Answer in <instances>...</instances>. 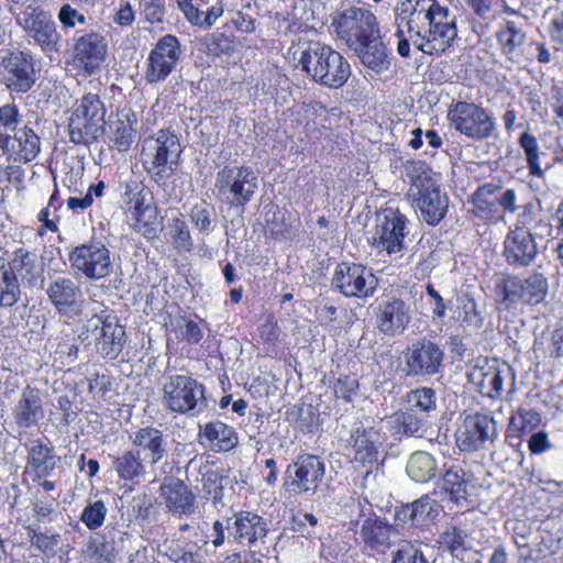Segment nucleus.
Returning <instances> with one entry per match:
<instances>
[{"label": "nucleus", "instance_id": "nucleus-1", "mask_svg": "<svg viewBox=\"0 0 563 563\" xmlns=\"http://www.w3.org/2000/svg\"><path fill=\"white\" fill-rule=\"evenodd\" d=\"M399 37L397 52L402 57L410 53L409 40L428 55L442 54L457 38L456 16L438 0H401L394 9Z\"/></svg>", "mask_w": 563, "mask_h": 563}, {"label": "nucleus", "instance_id": "nucleus-2", "mask_svg": "<svg viewBox=\"0 0 563 563\" xmlns=\"http://www.w3.org/2000/svg\"><path fill=\"white\" fill-rule=\"evenodd\" d=\"M298 66L317 84L333 89L343 87L351 76L347 59L319 42L308 43L300 49Z\"/></svg>", "mask_w": 563, "mask_h": 563}, {"label": "nucleus", "instance_id": "nucleus-3", "mask_svg": "<svg viewBox=\"0 0 563 563\" xmlns=\"http://www.w3.org/2000/svg\"><path fill=\"white\" fill-rule=\"evenodd\" d=\"M181 145L169 130H159L143 141L141 158L144 168L156 181H164L177 169Z\"/></svg>", "mask_w": 563, "mask_h": 563}, {"label": "nucleus", "instance_id": "nucleus-4", "mask_svg": "<svg viewBox=\"0 0 563 563\" xmlns=\"http://www.w3.org/2000/svg\"><path fill=\"white\" fill-rule=\"evenodd\" d=\"M106 108L97 93L88 92L79 99L69 118V137L75 144L89 145L104 132Z\"/></svg>", "mask_w": 563, "mask_h": 563}, {"label": "nucleus", "instance_id": "nucleus-5", "mask_svg": "<svg viewBox=\"0 0 563 563\" xmlns=\"http://www.w3.org/2000/svg\"><path fill=\"white\" fill-rule=\"evenodd\" d=\"M214 186L230 207L244 208L253 199L258 179L249 166L227 165L218 172Z\"/></svg>", "mask_w": 563, "mask_h": 563}, {"label": "nucleus", "instance_id": "nucleus-6", "mask_svg": "<svg viewBox=\"0 0 563 563\" xmlns=\"http://www.w3.org/2000/svg\"><path fill=\"white\" fill-rule=\"evenodd\" d=\"M163 401L170 411L191 416L207 407L203 386L186 375L172 376L164 384Z\"/></svg>", "mask_w": 563, "mask_h": 563}, {"label": "nucleus", "instance_id": "nucleus-7", "mask_svg": "<svg viewBox=\"0 0 563 563\" xmlns=\"http://www.w3.org/2000/svg\"><path fill=\"white\" fill-rule=\"evenodd\" d=\"M336 35L351 48L369 41L379 33L375 14L361 7H349L339 13L332 22Z\"/></svg>", "mask_w": 563, "mask_h": 563}, {"label": "nucleus", "instance_id": "nucleus-8", "mask_svg": "<svg viewBox=\"0 0 563 563\" xmlns=\"http://www.w3.org/2000/svg\"><path fill=\"white\" fill-rule=\"evenodd\" d=\"M497 295L508 305L540 302L548 291V280L541 273L526 278L501 276L496 282Z\"/></svg>", "mask_w": 563, "mask_h": 563}, {"label": "nucleus", "instance_id": "nucleus-9", "mask_svg": "<svg viewBox=\"0 0 563 563\" xmlns=\"http://www.w3.org/2000/svg\"><path fill=\"white\" fill-rule=\"evenodd\" d=\"M15 21L44 52L57 51L59 34L48 11L29 4L24 10L15 13Z\"/></svg>", "mask_w": 563, "mask_h": 563}, {"label": "nucleus", "instance_id": "nucleus-10", "mask_svg": "<svg viewBox=\"0 0 563 563\" xmlns=\"http://www.w3.org/2000/svg\"><path fill=\"white\" fill-rule=\"evenodd\" d=\"M448 117L455 130L471 139H486L496 128L493 118L482 107L471 102H456Z\"/></svg>", "mask_w": 563, "mask_h": 563}, {"label": "nucleus", "instance_id": "nucleus-11", "mask_svg": "<svg viewBox=\"0 0 563 563\" xmlns=\"http://www.w3.org/2000/svg\"><path fill=\"white\" fill-rule=\"evenodd\" d=\"M325 473L324 463L317 455H300L286 471L285 487L299 494H313Z\"/></svg>", "mask_w": 563, "mask_h": 563}, {"label": "nucleus", "instance_id": "nucleus-12", "mask_svg": "<svg viewBox=\"0 0 563 563\" xmlns=\"http://www.w3.org/2000/svg\"><path fill=\"white\" fill-rule=\"evenodd\" d=\"M36 81L32 57L24 52H9L0 57V82L15 92H26Z\"/></svg>", "mask_w": 563, "mask_h": 563}, {"label": "nucleus", "instance_id": "nucleus-13", "mask_svg": "<svg viewBox=\"0 0 563 563\" xmlns=\"http://www.w3.org/2000/svg\"><path fill=\"white\" fill-rule=\"evenodd\" d=\"M91 332L87 331L82 341L84 350L92 352H120L125 341V331L118 323V318L110 311L103 310L97 322L93 324Z\"/></svg>", "mask_w": 563, "mask_h": 563}, {"label": "nucleus", "instance_id": "nucleus-14", "mask_svg": "<svg viewBox=\"0 0 563 563\" xmlns=\"http://www.w3.org/2000/svg\"><path fill=\"white\" fill-rule=\"evenodd\" d=\"M69 261L74 269L89 279L103 278L112 271L110 252L100 242L76 246L69 254Z\"/></svg>", "mask_w": 563, "mask_h": 563}, {"label": "nucleus", "instance_id": "nucleus-15", "mask_svg": "<svg viewBox=\"0 0 563 563\" xmlns=\"http://www.w3.org/2000/svg\"><path fill=\"white\" fill-rule=\"evenodd\" d=\"M377 284L378 280L372 271L361 264L342 263L333 277V285L346 297H371Z\"/></svg>", "mask_w": 563, "mask_h": 563}, {"label": "nucleus", "instance_id": "nucleus-16", "mask_svg": "<svg viewBox=\"0 0 563 563\" xmlns=\"http://www.w3.org/2000/svg\"><path fill=\"white\" fill-rule=\"evenodd\" d=\"M180 55V43L175 35L167 34L161 37L147 58L146 81L157 84L165 80L175 69Z\"/></svg>", "mask_w": 563, "mask_h": 563}, {"label": "nucleus", "instance_id": "nucleus-17", "mask_svg": "<svg viewBox=\"0 0 563 563\" xmlns=\"http://www.w3.org/2000/svg\"><path fill=\"white\" fill-rule=\"evenodd\" d=\"M46 295L60 318L71 320L82 313V291L80 286L71 278H55L46 287Z\"/></svg>", "mask_w": 563, "mask_h": 563}, {"label": "nucleus", "instance_id": "nucleus-18", "mask_svg": "<svg viewBox=\"0 0 563 563\" xmlns=\"http://www.w3.org/2000/svg\"><path fill=\"white\" fill-rule=\"evenodd\" d=\"M407 218L397 209L387 208L372 236V244L388 255L398 254L404 249Z\"/></svg>", "mask_w": 563, "mask_h": 563}, {"label": "nucleus", "instance_id": "nucleus-19", "mask_svg": "<svg viewBox=\"0 0 563 563\" xmlns=\"http://www.w3.org/2000/svg\"><path fill=\"white\" fill-rule=\"evenodd\" d=\"M126 206L132 227L146 238L155 235L157 208L152 202L151 192L145 189L126 188Z\"/></svg>", "mask_w": 563, "mask_h": 563}, {"label": "nucleus", "instance_id": "nucleus-20", "mask_svg": "<svg viewBox=\"0 0 563 563\" xmlns=\"http://www.w3.org/2000/svg\"><path fill=\"white\" fill-rule=\"evenodd\" d=\"M497 434L493 417L476 412L465 417L456 435V443L462 451L473 452L482 449Z\"/></svg>", "mask_w": 563, "mask_h": 563}, {"label": "nucleus", "instance_id": "nucleus-21", "mask_svg": "<svg viewBox=\"0 0 563 563\" xmlns=\"http://www.w3.org/2000/svg\"><path fill=\"white\" fill-rule=\"evenodd\" d=\"M383 438L375 428H355L349 439L350 453L356 464L366 468V476L378 465Z\"/></svg>", "mask_w": 563, "mask_h": 563}, {"label": "nucleus", "instance_id": "nucleus-22", "mask_svg": "<svg viewBox=\"0 0 563 563\" xmlns=\"http://www.w3.org/2000/svg\"><path fill=\"white\" fill-rule=\"evenodd\" d=\"M538 255L533 234L522 228L510 229L504 241L503 256L509 265L530 266Z\"/></svg>", "mask_w": 563, "mask_h": 563}, {"label": "nucleus", "instance_id": "nucleus-23", "mask_svg": "<svg viewBox=\"0 0 563 563\" xmlns=\"http://www.w3.org/2000/svg\"><path fill=\"white\" fill-rule=\"evenodd\" d=\"M11 133H0V148L14 162L27 163L40 152V137L26 125Z\"/></svg>", "mask_w": 563, "mask_h": 563}, {"label": "nucleus", "instance_id": "nucleus-24", "mask_svg": "<svg viewBox=\"0 0 563 563\" xmlns=\"http://www.w3.org/2000/svg\"><path fill=\"white\" fill-rule=\"evenodd\" d=\"M409 196L412 198L413 207L420 210L427 223L435 225L444 218L449 201L437 181L409 194Z\"/></svg>", "mask_w": 563, "mask_h": 563}, {"label": "nucleus", "instance_id": "nucleus-25", "mask_svg": "<svg viewBox=\"0 0 563 563\" xmlns=\"http://www.w3.org/2000/svg\"><path fill=\"white\" fill-rule=\"evenodd\" d=\"M74 58L91 74L104 62L107 54V43L99 33L90 32L75 37Z\"/></svg>", "mask_w": 563, "mask_h": 563}, {"label": "nucleus", "instance_id": "nucleus-26", "mask_svg": "<svg viewBox=\"0 0 563 563\" xmlns=\"http://www.w3.org/2000/svg\"><path fill=\"white\" fill-rule=\"evenodd\" d=\"M230 536L240 544L252 547L267 534V525L257 514L241 511L235 514L232 525L228 523Z\"/></svg>", "mask_w": 563, "mask_h": 563}, {"label": "nucleus", "instance_id": "nucleus-27", "mask_svg": "<svg viewBox=\"0 0 563 563\" xmlns=\"http://www.w3.org/2000/svg\"><path fill=\"white\" fill-rule=\"evenodd\" d=\"M132 443L136 448L135 452L151 465L157 464L167 455V442L162 431L156 428L139 429L132 438Z\"/></svg>", "mask_w": 563, "mask_h": 563}, {"label": "nucleus", "instance_id": "nucleus-28", "mask_svg": "<svg viewBox=\"0 0 563 563\" xmlns=\"http://www.w3.org/2000/svg\"><path fill=\"white\" fill-rule=\"evenodd\" d=\"M137 123V117L131 109L119 110L115 119L110 123L111 147L119 152H126L136 139Z\"/></svg>", "mask_w": 563, "mask_h": 563}, {"label": "nucleus", "instance_id": "nucleus-29", "mask_svg": "<svg viewBox=\"0 0 563 563\" xmlns=\"http://www.w3.org/2000/svg\"><path fill=\"white\" fill-rule=\"evenodd\" d=\"M470 376L472 380L478 385L483 395L489 398L500 396L503 390V377L497 366V358H493L492 361L487 357L478 360Z\"/></svg>", "mask_w": 563, "mask_h": 563}, {"label": "nucleus", "instance_id": "nucleus-30", "mask_svg": "<svg viewBox=\"0 0 563 563\" xmlns=\"http://www.w3.org/2000/svg\"><path fill=\"white\" fill-rule=\"evenodd\" d=\"M409 322L406 303L400 299H391L379 306L377 325L387 334L401 332Z\"/></svg>", "mask_w": 563, "mask_h": 563}, {"label": "nucleus", "instance_id": "nucleus-31", "mask_svg": "<svg viewBox=\"0 0 563 563\" xmlns=\"http://www.w3.org/2000/svg\"><path fill=\"white\" fill-rule=\"evenodd\" d=\"M56 466V456L53 450L41 440H33L27 445L26 472L33 474L34 481H40L49 475Z\"/></svg>", "mask_w": 563, "mask_h": 563}, {"label": "nucleus", "instance_id": "nucleus-32", "mask_svg": "<svg viewBox=\"0 0 563 563\" xmlns=\"http://www.w3.org/2000/svg\"><path fill=\"white\" fill-rule=\"evenodd\" d=\"M497 40L503 54L512 64L520 65L525 62L522 45L526 34L514 22L506 21L497 31Z\"/></svg>", "mask_w": 563, "mask_h": 563}, {"label": "nucleus", "instance_id": "nucleus-33", "mask_svg": "<svg viewBox=\"0 0 563 563\" xmlns=\"http://www.w3.org/2000/svg\"><path fill=\"white\" fill-rule=\"evenodd\" d=\"M169 510L178 515H190L195 509V495L180 479H172L161 487Z\"/></svg>", "mask_w": 563, "mask_h": 563}, {"label": "nucleus", "instance_id": "nucleus-34", "mask_svg": "<svg viewBox=\"0 0 563 563\" xmlns=\"http://www.w3.org/2000/svg\"><path fill=\"white\" fill-rule=\"evenodd\" d=\"M353 49L357 52L362 64L376 74H382L389 68L390 62L379 33Z\"/></svg>", "mask_w": 563, "mask_h": 563}, {"label": "nucleus", "instance_id": "nucleus-35", "mask_svg": "<svg viewBox=\"0 0 563 563\" xmlns=\"http://www.w3.org/2000/svg\"><path fill=\"white\" fill-rule=\"evenodd\" d=\"M199 435L213 451H229L238 443L234 429L218 420L205 424L203 428L200 427Z\"/></svg>", "mask_w": 563, "mask_h": 563}, {"label": "nucleus", "instance_id": "nucleus-36", "mask_svg": "<svg viewBox=\"0 0 563 563\" xmlns=\"http://www.w3.org/2000/svg\"><path fill=\"white\" fill-rule=\"evenodd\" d=\"M388 423L397 429V433L417 438L423 437L428 428L427 418L412 409L395 412L388 418Z\"/></svg>", "mask_w": 563, "mask_h": 563}, {"label": "nucleus", "instance_id": "nucleus-37", "mask_svg": "<svg viewBox=\"0 0 563 563\" xmlns=\"http://www.w3.org/2000/svg\"><path fill=\"white\" fill-rule=\"evenodd\" d=\"M113 467L120 479L139 484L145 475L142 457L133 451H124L113 461Z\"/></svg>", "mask_w": 563, "mask_h": 563}, {"label": "nucleus", "instance_id": "nucleus-38", "mask_svg": "<svg viewBox=\"0 0 563 563\" xmlns=\"http://www.w3.org/2000/svg\"><path fill=\"white\" fill-rule=\"evenodd\" d=\"M406 471L415 482L427 483L435 476L438 467L431 454L418 451L411 454Z\"/></svg>", "mask_w": 563, "mask_h": 563}, {"label": "nucleus", "instance_id": "nucleus-39", "mask_svg": "<svg viewBox=\"0 0 563 563\" xmlns=\"http://www.w3.org/2000/svg\"><path fill=\"white\" fill-rule=\"evenodd\" d=\"M390 533L391 526L374 518H367L364 520L360 531V536L364 543L372 549L389 547Z\"/></svg>", "mask_w": 563, "mask_h": 563}, {"label": "nucleus", "instance_id": "nucleus-40", "mask_svg": "<svg viewBox=\"0 0 563 563\" xmlns=\"http://www.w3.org/2000/svg\"><path fill=\"white\" fill-rule=\"evenodd\" d=\"M541 416L537 410L519 408L509 419L508 438L520 440L539 427Z\"/></svg>", "mask_w": 563, "mask_h": 563}, {"label": "nucleus", "instance_id": "nucleus-41", "mask_svg": "<svg viewBox=\"0 0 563 563\" xmlns=\"http://www.w3.org/2000/svg\"><path fill=\"white\" fill-rule=\"evenodd\" d=\"M42 416V406L38 396L33 390L22 394L15 409V420L21 427H30Z\"/></svg>", "mask_w": 563, "mask_h": 563}, {"label": "nucleus", "instance_id": "nucleus-42", "mask_svg": "<svg viewBox=\"0 0 563 563\" xmlns=\"http://www.w3.org/2000/svg\"><path fill=\"white\" fill-rule=\"evenodd\" d=\"M21 296V287L12 269L0 265V308L14 306Z\"/></svg>", "mask_w": 563, "mask_h": 563}, {"label": "nucleus", "instance_id": "nucleus-43", "mask_svg": "<svg viewBox=\"0 0 563 563\" xmlns=\"http://www.w3.org/2000/svg\"><path fill=\"white\" fill-rule=\"evenodd\" d=\"M404 172L411 183L409 194L435 183L431 168L423 161H407L404 165Z\"/></svg>", "mask_w": 563, "mask_h": 563}, {"label": "nucleus", "instance_id": "nucleus-44", "mask_svg": "<svg viewBox=\"0 0 563 563\" xmlns=\"http://www.w3.org/2000/svg\"><path fill=\"white\" fill-rule=\"evenodd\" d=\"M409 375L434 374L441 364V354H406Z\"/></svg>", "mask_w": 563, "mask_h": 563}, {"label": "nucleus", "instance_id": "nucleus-45", "mask_svg": "<svg viewBox=\"0 0 563 563\" xmlns=\"http://www.w3.org/2000/svg\"><path fill=\"white\" fill-rule=\"evenodd\" d=\"M519 145L525 152L530 175L542 177L544 170L540 166V151L537 137L529 132H523L519 137Z\"/></svg>", "mask_w": 563, "mask_h": 563}, {"label": "nucleus", "instance_id": "nucleus-46", "mask_svg": "<svg viewBox=\"0 0 563 563\" xmlns=\"http://www.w3.org/2000/svg\"><path fill=\"white\" fill-rule=\"evenodd\" d=\"M108 507L102 499L88 500L81 511L80 521L90 530L95 531L104 523Z\"/></svg>", "mask_w": 563, "mask_h": 563}, {"label": "nucleus", "instance_id": "nucleus-47", "mask_svg": "<svg viewBox=\"0 0 563 563\" xmlns=\"http://www.w3.org/2000/svg\"><path fill=\"white\" fill-rule=\"evenodd\" d=\"M462 470H448L443 476V488L456 504L466 500V482Z\"/></svg>", "mask_w": 563, "mask_h": 563}, {"label": "nucleus", "instance_id": "nucleus-48", "mask_svg": "<svg viewBox=\"0 0 563 563\" xmlns=\"http://www.w3.org/2000/svg\"><path fill=\"white\" fill-rule=\"evenodd\" d=\"M409 409H419L421 412H430L437 408V397L432 388L421 387L411 390L407 395Z\"/></svg>", "mask_w": 563, "mask_h": 563}, {"label": "nucleus", "instance_id": "nucleus-49", "mask_svg": "<svg viewBox=\"0 0 563 563\" xmlns=\"http://www.w3.org/2000/svg\"><path fill=\"white\" fill-rule=\"evenodd\" d=\"M515 228H522V230H539L540 233H549L551 225L542 220H537V216L533 211V206L527 203L522 207V211L518 214L517 224Z\"/></svg>", "mask_w": 563, "mask_h": 563}, {"label": "nucleus", "instance_id": "nucleus-50", "mask_svg": "<svg viewBox=\"0 0 563 563\" xmlns=\"http://www.w3.org/2000/svg\"><path fill=\"white\" fill-rule=\"evenodd\" d=\"M393 563H429L421 548L411 542H402L394 553Z\"/></svg>", "mask_w": 563, "mask_h": 563}, {"label": "nucleus", "instance_id": "nucleus-51", "mask_svg": "<svg viewBox=\"0 0 563 563\" xmlns=\"http://www.w3.org/2000/svg\"><path fill=\"white\" fill-rule=\"evenodd\" d=\"M459 318L463 323L479 329L483 325V316L477 303L473 298L462 300L460 306Z\"/></svg>", "mask_w": 563, "mask_h": 563}, {"label": "nucleus", "instance_id": "nucleus-52", "mask_svg": "<svg viewBox=\"0 0 563 563\" xmlns=\"http://www.w3.org/2000/svg\"><path fill=\"white\" fill-rule=\"evenodd\" d=\"M36 256L31 252L18 249L13 253V257L8 268L12 269L13 273L24 275L31 273L35 267Z\"/></svg>", "mask_w": 563, "mask_h": 563}, {"label": "nucleus", "instance_id": "nucleus-53", "mask_svg": "<svg viewBox=\"0 0 563 563\" xmlns=\"http://www.w3.org/2000/svg\"><path fill=\"white\" fill-rule=\"evenodd\" d=\"M106 185L103 181H99L96 185H90L88 191L82 198L79 197H69L67 199V207L69 210L81 209L85 210L89 208L93 202V197L100 198L103 195V190Z\"/></svg>", "mask_w": 563, "mask_h": 563}, {"label": "nucleus", "instance_id": "nucleus-54", "mask_svg": "<svg viewBox=\"0 0 563 563\" xmlns=\"http://www.w3.org/2000/svg\"><path fill=\"white\" fill-rule=\"evenodd\" d=\"M411 505L417 525L423 523L427 519L433 518L437 514V503L428 495L420 497Z\"/></svg>", "mask_w": 563, "mask_h": 563}, {"label": "nucleus", "instance_id": "nucleus-55", "mask_svg": "<svg viewBox=\"0 0 563 563\" xmlns=\"http://www.w3.org/2000/svg\"><path fill=\"white\" fill-rule=\"evenodd\" d=\"M21 122V115L15 104H4L0 107V133L14 132Z\"/></svg>", "mask_w": 563, "mask_h": 563}, {"label": "nucleus", "instance_id": "nucleus-56", "mask_svg": "<svg viewBox=\"0 0 563 563\" xmlns=\"http://www.w3.org/2000/svg\"><path fill=\"white\" fill-rule=\"evenodd\" d=\"M211 213L212 207L206 201H201L192 207L190 219L201 232H209L211 228Z\"/></svg>", "mask_w": 563, "mask_h": 563}, {"label": "nucleus", "instance_id": "nucleus-57", "mask_svg": "<svg viewBox=\"0 0 563 563\" xmlns=\"http://www.w3.org/2000/svg\"><path fill=\"white\" fill-rule=\"evenodd\" d=\"M170 232L177 247H180L186 251L190 250L192 245L191 238L188 227L184 220L178 218L174 219L170 225Z\"/></svg>", "mask_w": 563, "mask_h": 563}, {"label": "nucleus", "instance_id": "nucleus-58", "mask_svg": "<svg viewBox=\"0 0 563 563\" xmlns=\"http://www.w3.org/2000/svg\"><path fill=\"white\" fill-rule=\"evenodd\" d=\"M57 18L64 29H73L77 24H85L87 21L86 16L69 3L60 7Z\"/></svg>", "mask_w": 563, "mask_h": 563}, {"label": "nucleus", "instance_id": "nucleus-59", "mask_svg": "<svg viewBox=\"0 0 563 563\" xmlns=\"http://www.w3.org/2000/svg\"><path fill=\"white\" fill-rule=\"evenodd\" d=\"M473 212L482 219H490L496 213L497 198H486L473 195Z\"/></svg>", "mask_w": 563, "mask_h": 563}, {"label": "nucleus", "instance_id": "nucleus-60", "mask_svg": "<svg viewBox=\"0 0 563 563\" xmlns=\"http://www.w3.org/2000/svg\"><path fill=\"white\" fill-rule=\"evenodd\" d=\"M59 536L58 534H47V533H34L31 543L33 547L37 548L44 553L54 552L56 547L58 545Z\"/></svg>", "mask_w": 563, "mask_h": 563}, {"label": "nucleus", "instance_id": "nucleus-61", "mask_svg": "<svg viewBox=\"0 0 563 563\" xmlns=\"http://www.w3.org/2000/svg\"><path fill=\"white\" fill-rule=\"evenodd\" d=\"M145 19L151 22H161L164 15V5L161 0H141Z\"/></svg>", "mask_w": 563, "mask_h": 563}, {"label": "nucleus", "instance_id": "nucleus-62", "mask_svg": "<svg viewBox=\"0 0 563 563\" xmlns=\"http://www.w3.org/2000/svg\"><path fill=\"white\" fill-rule=\"evenodd\" d=\"M357 380L355 378L345 377L344 379H338L334 385V394L338 398H342L350 402L352 396L357 389Z\"/></svg>", "mask_w": 563, "mask_h": 563}, {"label": "nucleus", "instance_id": "nucleus-63", "mask_svg": "<svg viewBox=\"0 0 563 563\" xmlns=\"http://www.w3.org/2000/svg\"><path fill=\"white\" fill-rule=\"evenodd\" d=\"M540 344L551 352H563V328L543 334Z\"/></svg>", "mask_w": 563, "mask_h": 563}, {"label": "nucleus", "instance_id": "nucleus-64", "mask_svg": "<svg viewBox=\"0 0 563 563\" xmlns=\"http://www.w3.org/2000/svg\"><path fill=\"white\" fill-rule=\"evenodd\" d=\"M549 34L558 48L563 51V12L558 13L550 23Z\"/></svg>", "mask_w": 563, "mask_h": 563}]
</instances>
